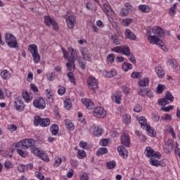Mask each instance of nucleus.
Returning <instances> with one entry per match:
<instances>
[{"mask_svg": "<svg viewBox=\"0 0 180 180\" xmlns=\"http://www.w3.org/2000/svg\"><path fill=\"white\" fill-rule=\"evenodd\" d=\"M108 169H113L116 167V162L112 161L106 163Z\"/></svg>", "mask_w": 180, "mask_h": 180, "instance_id": "53", "label": "nucleus"}, {"mask_svg": "<svg viewBox=\"0 0 180 180\" xmlns=\"http://www.w3.org/2000/svg\"><path fill=\"white\" fill-rule=\"evenodd\" d=\"M112 100L117 105H120L122 102V93L120 92L118 94H114L112 97Z\"/></svg>", "mask_w": 180, "mask_h": 180, "instance_id": "23", "label": "nucleus"}, {"mask_svg": "<svg viewBox=\"0 0 180 180\" xmlns=\"http://www.w3.org/2000/svg\"><path fill=\"white\" fill-rule=\"evenodd\" d=\"M107 60L108 61V63H113V61H115V54H109L107 56Z\"/></svg>", "mask_w": 180, "mask_h": 180, "instance_id": "61", "label": "nucleus"}, {"mask_svg": "<svg viewBox=\"0 0 180 180\" xmlns=\"http://www.w3.org/2000/svg\"><path fill=\"white\" fill-rule=\"evenodd\" d=\"M122 68L123 71H129V70H131V68H133V65H131V63L124 62L122 63Z\"/></svg>", "mask_w": 180, "mask_h": 180, "instance_id": "38", "label": "nucleus"}, {"mask_svg": "<svg viewBox=\"0 0 180 180\" xmlns=\"http://www.w3.org/2000/svg\"><path fill=\"white\" fill-rule=\"evenodd\" d=\"M146 155L148 158H161V153L159 152H155L154 150L152 149L151 147L148 146L146 147Z\"/></svg>", "mask_w": 180, "mask_h": 180, "instance_id": "5", "label": "nucleus"}, {"mask_svg": "<svg viewBox=\"0 0 180 180\" xmlns=\"http://www.w3.org/2000/svg\"><path fill=\"white\" fill-rule=\"evenodd\" d=\"M4 167L7 169H11V168H12V167H13L12 162H11L9 160L6 161L4 162Z\"/></svg>", "mask_w": 180, "mask_h": 180, "instance_id": "59", "label": "nucleus"}, {"mask_svg": "<svg viewBox=\"0 0 180 180\" xmlns=\"http://www.w3.org/2000/svg\"><path fill=\"white\" fill-rule=\"evenodd\" d=\"M101 146H103V147H106L108 144H109V140L105 139L100 141Z\"/></svg>", "mask_w": 180, "mask_h": 180, "instance_id": "63", "label": "nucleus"}, {"mask_svg": "<svg viewBox=\"0 0 180 180\" xmlns=\"http://www.w3.org/2000/svg\"><path fill=\"white\" fill-rule=\"evenodd\" d=\"M117 151L122 158H127V156L129 155V152L127 151V149L124 148V146H118Z\"/></svg>", "mask_w": 180, "mask_h": 180, "instance_id": "17", "label": "nucleus"}, {"mask_svg": "<svg viewBox=\"0 0 180 180\" xmlns=\"http://www.w3.org/2000/svg\"><path fill=\"white\" fill-rule=\"evenodd\" d=\"M1 77L3 79H8L11 78V73L7 70H4L1 72Z\"/></svg>", "mask_w": 180, "mask_h": 180, "instance_id": "34", "label": "nucleus"}, {"mask_svg": "<svg viewBox=\"0 0 180 180\" xmlns=\"http://www.w3.org/2000/svg\"><path fill=\"white\" fill-rule=\"evenodd\" d=\"M33 105L37 109H44L46 108V101L43 98H39L34 101Z\"/></svg>", "mask_w": 180, "mask_h": 180, "instance_id": "9", "label": "nucleus"}, {"mask_svg": "<svg viewBox=\"0 0 180 180\" xmlns=\"http://www.w3.org/2000/svg\"><path fill=\"white\" fill-rule=\"evenodd\" d=\"M77 157L80 160H82V158H85L86 157V152L84 150H79L77 152Z\"/></svg>", "mask_w": 180, "mask_h": 180, "instance_id": "44", "label": "nucleus"}, {"mask_svg": "<svg viewBox=\"0 0 180 180\" xmlns=\"http://www.w3.org/2000/svg\"><path fill=\"white\" fill-rule=\"evenodd\" d=\"M175 9H176V4H174V6L170 8L169 11V15H170V16H175Z\"/></svg>", "mask_w": 180, "mask_h": 180, "instance_id": "52", "label": "nucleus"}, {"mask_svg": "<svg viewBox=\"0 0 180 180\" xmlns=\"http://www.w3.org/2000/svg\"><path fill=\"white\" fill-rule=\"evenodd\" d=\"M82 103L83 105H85L86 109L89 110H92V109H94V102H92L91 99L82 98Z\"/></svg>", "mask_w": 180, "mask_h": 180, "instance_id": "16", "label": "nucleus"}, {"mask_svg": "<svg viewBox=\"0 0 180 180\" xmlns=\"http://www.w3.org/2000/svg\"><path fill=\"white\" fill-rule=\"evenodd\" d=\"M65 125L68 130H74V124L70 120H65Z\"/></svg>", "mask_w": 180, "mask_h": 180, "instance_id": "36", "label": "nucleus"}, {"mask_svg": "<svg viewBox=\"0 0 180 180\" xmlns=\"http://www.w3.org/2000/svg\"><path fill=\"white\" fill-rule=\"evenodd\" d=\"M122 119L126 124H129L131 122V117L129 115H123Z\"/></svg>", "mask_w": 180, "mask_h": 180, "instance_id": "49", "label": "nucleus"}, {"mask_svg": "<svg viewBox=\"0 0 180 180\" xmlns=\"http://www.w3.org/2000/svg\"><path fill=\"white\" fill-rule=\"evenodd\" d=\"M89 130L94 137H101L103 133V129L99 125L93 124L89 127Z\"/></svg>", "mask_w": 180, "mask_h": 180, "instance_id": "3", "label": "nucleus"}, {"mask_svg": "<svg viewBox=\"0 0 180 180\" xmlns=\"http://www.w3.org/2000/svg\"><path fill=\"white\" fill-rule=\"evenodd\" d=\"M155 71L158 77V78H162L165 75V72H164V70H162V68H155Z\"/></svg>", "mask_w": 180, "mask_h": 180, "instance_id": "27", "label": "nucleus"}, {"mask_svg": "<svg viewBox=\"0 0 180 180\" xmlns=\"http://www.w3.org/2000/svg\"><path fill=\"white\" fill-rule=\"evenodd\" d=\"M145 128L148 136H150V137H154V136H155V131L151 127H150L149 125H146Z\"/></svg>", "mask_w": 180, "mask_h": 180, "instance_id": "33", "label": "nucleus"}, {"mask_svg": "<svg viewBox=\"0 0 180 180\" xmlns=\"http://www.w3.org/2000/svg\"><path fill=\"white\" fill-rule=\"evenodd\" d=\"M160 158H152L150 159V165H153V167H160V165L161 167H165V163L162 164V162H160L158 160H160Z\"/></svg>", "mask_w": 180, "mask_h": 180, "instance_id": "13", "label": "nucleus"}, {"mask_svg": "<svg viewBox=\"0 0 180 180\" xmlns=\"http://www.w3.org/2000/svg\"><path fill=\"white\" fill-rule=\"evenodd\" d=\"M121 143L124 147H130V137L127 134H123L121 136Z\"/></svg>", "mask_w": 180, "mask_h": 180, "instance_id": "12", "label": "nucleus"}, {"mask_svg": "<svg viewBox=\"0 0 180 180\" xmlns=\"http://www.w3.org/2000/svg\"><path fill=\"white\" fill-rule=\"evenodd\" d=\"M87 84L89 89L92 91H95V89H98V81L95 77H90L87 79Z\"/></svg>", "mask_w": 180, "mask_h": 180, "instance_id": "8", "label": "nucleus"}, {"mask_svg": "<svg viewBox=\"0 0 180 180\" xmlns=\"http://www.w3.org/2000/svg\"><path fill=\"white\" fill-rule=\"evenodd\" d=\"M46 77L49 81H53L54 79V77H56V73H48L46 75Z\"/></svg>", "mask_w": 180, "mask_h": 180, "instance_id": "62", "label": "nucleus"}, {"mask_svg": "<svg viewBox=\"0 0 180 180\" xmlns=\"http://www.w3.org/2000/svg\"><path fill=\"white\" fill-rule=\"evenodd\" d=\"M117 75V72H116L115 70H112L110 72H108L106 70H104L103 72V75L105 78H112V77H116Z\"/></svg>", "mask_w": 180, "mask_h": 180, "instance_id": "20", "label": "nucleus"}, {"mask_svg": "<svg viewBox=\"0 0 180 180\" xmlns=\"http://www.w3.org/2000/svg\"><path fill=\"white\" fill-rule=\"evenodd\" d=\"M121 52L124 56H127V57H129V56H131V52H130V48H129V46H124L122 48V50L121 51Z\"/></svg>", "mask_w": 180, "mask_h": 180, "instance_id": "39", "label": "nucleus"}, {"mask_svg": "<svg viewBox=\"0 0 180 180\" xmlns=\"http://www.w3.org/2000/svg\"><path fill=\"white\" fill-rule=\"evenodd\" d=\"M15 105V109L18 110V112H23L25 110V104L23 103V101L22 100H17L14 102Z\"/></svg>", "mask_w": 180, "mask_h": 180, "instance_id": "15", "label": "nucleus"}, {"mask_svg": "<svg viewBox=\"0 0 180 180\" xmlns=\"http://www.w3.org/2000/svg\"><path fill=\"white\" fill-rule=\"evenodd\" d=\"M131 78H135L136 79H140L141 78V72H133L131 74Z\"/></svg>", "mask_w": 180, "mask_h": 180, "instance_id": "48", "label": "nucleus"}, {"mask_svg": "<svg viewBox=\"0 0 180 180\" xmlns=\"http://www.w3.org/2000/svg\"><path fill=\"white\" fill-rule=\"evenodd\" d=\"M47 126H50V119L42 118V120L41 121V127H47Z\"/></svg>", "mask_w": 180, "mask_h": 180, "instance_id": "42", "label": "nucleus"}, {"mask_svg": "<svg viewBox=\"0 0 180 180\" xmlns=\"http://www.w3.org/2000/svg\"><path fill=\"white\" fill-rule=\"evenodd\" d=\"M65 20L68 27L69 29H74L75 23H77L75 16H74L73 15H70L66 18Z\"/></svg>", "mask_w": 180, "mask_h": 180, "instance_id": "10", "label": "nucleus"}, {"mask_svg": "<svg viewBox=\"0 0 180 180\" xmlns=\"http://www.w3.org/2000/svg\"><path fill=\"white\" fill-rule=\"evenodd\" d=\"M122 50H123V46H115L113 49H112L111 51H114L115 53H122Z\"/></svg>", "mask_w": 180, "mask_h": 180, "instance_id": "57", "label": "nucleus"}, {"mask_svg": "<svg viewBox=\"0 0 180 180\" xmlns=\"http://www.w3.org/2000/svg\"><path fill=\"white\" fill-rule=\"evenodd\" d=\"M62 162H63V159H61V158H58V159H56L55 160V162L53 164V167L57 168V167H58L59 165H61Z\"/></svg>", "mask_w": 180, "mask_h": 180, "instance_id": "58", "label": "nucleus"}, {"mask_svg": "<svg viewBox=\"0 0 180 180\" xmlns=\"http://www.w3.org/2000/svg\"><path fill=\"white\" fill-rule=\"evenodd\" d=\"M94 115L98 119H103L106 116V111L102 107H97L94 110Z\"/></svg>", "mask_w": 180, "mask_h": 180, "instance_id": "6", "label": "nucleus"}, {"mask_svg": "<svg viewBox=\"0 0 180 180\" xmlns=\"http://www.w3.org/2000/svg\"><path fill=\"white\" fill-rule=\"evenodd\" d=\"M132 22L133 20L131 18H124L122 20V25L123 26H129Z\"/></svg>", "mask_w": 180, "mask_h": 180, "instance_id": "51", "label": "nucleus"}, {"mask_svg": "<svg viewBox=\"0 0 180 180\" xmlns=\"http://www.w3.org/2000/svg\"><path fill=\"white\" fill-rule=\"evenodd\" d=\"M165 98L167 101H169L170 102H174V96L171 94V92L167 91L165 95Z\"/></svg>", "mask_w": 180, "mask_h": 180, "instance_id": "54", "label": "nucleus"}, {"mask_svg": "<svg viewBox=\"0 0 180 180\" xmlns=\"http://www.w3.org/2000/svg\"><path fill=\"white\" fill-rule=\"evenodd\" d=\"M46 97L48 99L53 101L54 99V94L51 92V90L46 89Z\"/></svg>", "mask_w": 180, "mask_h": 180, "instance_id": "47", "label": "nucleus"}, {"mask_svg": "<svg viewBox=\"0 0 180 180\" xmlns=\"http://www.w3.org/2000/svg\"><path fill=\"white\" fill-rule=\"evenodd\" d=\"M125 36L130 40H136V37L130 30H126Z\"/></svg>", "mask_w": 180, "mask_h": 180, "instance_id": "26", "label": "nucleus"}, {"mask_svg": "<svg viewBox=\"0 0 180 180\" xmlns=\"http://www.w3.org/2000/svg\"><path fill=\"white\" fill-rule=\"evenodd\" d=\"M34 146V141L32 139L22 140V147L29 148V147H33Z\"/></svg>", "mask_w": 180, "mask_h": 180, "instance_id": "19", "label": "nucleus"}, {"mask_svg": "<svg viewBox=\"0 0 180 180\" xmlns=\"http://www.w3.org/2000/svg\"><path fill=\"white\" fill-rule=\"evenodd\" d=\"M22 98L27 103L30 102V96H29V92L27 91H22Z\"/></svg>", "mask_w": 180, "mask_h": 180, "instance_id": "41", "label": "nucleus"}, {"mask_svg": "<svg viewBox=\"0 0 180 180\" xmlns=\"http://www.w3.org/2000/svg\"><path fill=\"white\" fill-rule=\"evenodd\" d=\"M42 119L40 116L36 115L34 118V126H41Z\"/></svg>", "mask_w": 180, "mask_h": 180, "instance_id": "40", "label": "nucleus"}, {"mask_svg": "<svg viewBox=\"0 0 180 180\" xmlns=\"http://www.w3.org/2000/svg\"><path fill=\"white\" fill-rule=\"evenodd\" d=\"M164 86L163 84H158L157 87V92L158 94H161L162 92H164Z\"/></svg>", "mask_w": 180, "mask_h": 180, "instance_id": "60", "label": "nucleus"}, {"mask_svg": "<svg viewBox=\"0 0 180 180\" xmlns=\"http://www.w3.org/2000/svg\"><path fill=\"white\" fill-rule=\"evenodd\" d=\"M80 53L82 56H83L84 60H86V61H89V60L92 58V55L89 51L85 48L80 49Z\"/></svg>", "mask_w": 180, "mask_h": 180, "instance_id": "11", "label": "nucleus"}, {"mask_svg": "<svg viewBox=\"0 0 180 180\" xmlns=\"http://www.w3.org/2000/svg\"><path fill=\"white\" fill-rule=\"evenodd\" d=\"M32 58L35 64H39V63H40V55L39 54V52L34 53Z\"/></svg>", "mask_w": 180, "mask_h": 180, "instance_id": "46", "label": "nucleus"}, {"mask_svg": "<svg viewBox=\"0 0 180 180\" xmlns=\"http://www.w3.org/2000/svg\"><path fill=\"white\" fill-rule=\"evenodd\" d=\"M67 77L69 78V80L70 81V82L72 84H74V85H75V77H74V73H72V72H69L67 74Z\"/></svg>", "mask_w": 180, "mask_h": 180, "instance_id": "45", "label": "nucleus"}, {"mask_svg": "<svg viewBox=\"0 0 180 180\" xmlns=\"http://www.w3.org/2000/svg\"><path fill=\"white\" fill-rule=\"evenodd\" d=\"M79 147L82 148H84V150H89V145L84 141H81L79 143Z\"/></svg>", "mask_w": 180, "mask_h": 180, "instance_id": "50", "label": "nucleus"}, {"mask_svg": "<svg viewBox=\"0 0 180 180\" xmlns=\"http://www.w3.org/2000/svg\"><path fill=\"white\" fill-rule=\"evenodd\" d=\"M139 124H141V129H146L147 127V120L144 117H141L139 120Z\"/></svg>", "mask_w": 180, "mask_h": 180, "instance_id": "32", "label": "nucleus"}, {"mask_svg": "<svg viewBox=\"0 0 180 180\" xmlns=\"http://www.w3.org/2000/svg\"><path fill=\"white\" fill-rule=\"evenodd\" d=\"M44 23L46 26H53L55 30H58V24L54 20H52L50 16L44 17Z\"/></svg>", "mask_w": 180, "mask_h": 180, "instance_id": "7", "label": "nucleus"}, {"mask_svg": "<svg viewBox=\"0 0 180 180\" xmlns=\"http://www.w3.org/2000/svg\"><path fill=\"white\" fill-rule=\"evenodd\" d=\"M103 154H108V148H98L96 152V155H98V157H101V155H103Z\"/></svg>", "mask_w": 180, "mask_h": 180, "instance_id": "37", "label": "nucleus"}, {"mask_svg": "<svg viewBox=\"0 0 180 180\" xmlns=\"http://www.w3.org/2000/svg\"><path fill=\"white\" fill-rule=\"evenodd\" d=\"M148 84H150V79L148 78L140 79L138 82L139 86H148Z\"/></svg>", "mask_w": 180, "mask_h": 180, "instance_id": "30", "label": "nucleus"}, {"mask_svg": "<svg viewBox=\"0 0 180 180\" xmlns=\"http://www.w3.org/2000/svg\"><path fill=\"white\" fill-rule=\"evenodd\" d=\"M110 40L114 46H119L122 43L120 35L119 34H114L110 37Z\"/></svg>", "mask_w": 180, "mask_h": 180, "instance_id": "14", "label": "nucleus"}, {"mask_svg": "<svg viewBox=\"0 0 180 180\" xmlns=\"http://www.w3.org/2000/svg\"><path fill=\"white\" fill-rule=\"evenodd\" d=\"M5 40L7 46H8L10 49H19V46L18 45V39H16V37L13 34L6 33Z\"/></svg>", "mask_w": 180, "mask_h": 180, "instance_id": "2", "label": "nucleus"}, {"mask_svg": "<svg viewBox=\"0 0 180 180\" xmlns=\"http://www.w3.org/2000/svg\"><path fill=\"white\" fill-rule=\"evenodd\" d=\"M17 153L23 158H26V157H27V153L23 151L22 149H17Z\"/></svg>", "mask_w": 180, "mask_h": 180, "instance_id": "56", "label": "nucleus"}, {"mask_svg": "<svg viewBox=\"0 0 180 180\" xmlns=\"http://www.w3.org/2000/svg\"><path fill=\"white\" fill-rule=\"evenodd\" d=\"M28 50L31 53L32 56H33V54H36L39 53V51L37 50V46H36V44L29 45Z\"/></svg>", "mask_w": 180, "mask_h": 180, "instance_id": "29", "label": "nucleus"}, {"mask_svg": "<svg viewBox=\"0 0 180 180\" xmlns=\"http://www.w3.org/2000/svg\"><path fill=\"white\" fill-rule=\"evenodd\" d=\"M139 11H141L143 13H147L150 12V6L146 4H142L139 6Z\"/></svg>", "mask_w": 180, "mask_h": 180, "instance_id": "28", "label": "nucleus"}, {"mask_svg": "<svg viewBox=\"0 0 180 180\" xmlns=\"http://www.w3.org/2000/svg\"><path fill=\"white\" fill-rule=\"evenodd\" d=\"M18 169L19 172H25V171H26V165H20L18 167Z\"/></svg>", "mask_w": 180, "mask_h": 180, "instance_id": "64", "label": "nucleus"}, {"mask_svg": "<svg viewBox=\"0 0 180 180\" xmlns=\"http://www.w3.org/2000/svg\"><path fill=\"white\" fill-rule=\"evenodd\" d=\"M31 151L32 154H34V155H37V157H39L42 161H45L46 162H49V156L43 150L40 148H32Z\"/></svg>", "mask_w": 180, "mask_h": 180, "instance_id": "4", "label": "nucleus"}, {"mask_svg": "<svg viewBox=\"0 0 180 180\" xmlns=\"http://www.w3.org/2000/svg\"><path fill=\"white\" fill-rule=\"evenodd\" d=\"M130 9H131V5H130V4H129V3H127L125 4V8H122L121 10L120 15L122 16H127V15H129V13Z\"/></svg>", "mask_w": 180, "mask_h": 180, "instance_id": "21", "label": "nucleus"}, {"mask_svg": "<svg viewBox=\"0 0 180 180\" xmlns=\"http://www.w3.org/2000/svg\"><path fill=\"white\" fill-rule=\"evenodd\" d=\"M152 33L155 35H150L148 37L150 43H151L152 44H157L158 46H160V49L163 50V51H168L162 40L158 38L162 37V36H164V30H162V28L154 27L153 28H152Z\"/></svg>", "mask_w": 180, "mask_h": 180, "instance_id": "1", "label": "nucleus"}, {"mask_svg": "<svg viewBox=\"0 0 180 180\" xmlns=\"http://www.w3.org/2000/svg\"><path fill=\"white\" fill-rule=\"evenodd\" d=\"M68 61L69 62L66 63V67L68 71H70V72H72L74 70H75V66L74 65V63H75V60H71L68 59Z\"/></svg>", "mask_w": 180, "mask_h": 180, "instance_id": "25", "label": "nucleus"}, {"mask_svg": "<svg viewBox=\"0 0 180 180\" xmlns=\"http://www.w3.org/2000/svg\"><path fill=\"white\" fill-rule=\"evenodd\" d=\"M69 51H70V57L72 58L70 60L72 61H77L78 58V55L77 54V51L74 49L72 47L68 48Z\"/></svg>", "mask_w": 180, "mask_h": 180, "instance_id": "22", "label": "nucleus"}, {"mask_svg": "<svg viewBox=\"0 0 180 180\" xmlns=\"http://www.w3.org/2000/svg\"><path fill=\"white\" fill-rule=\"evenodd\" d=\"M169 65L172 68H178V64L176 63V60H174L173 59H169Z\"/></svg>", "mask_w": 180, "mask_h": 180, "instance_id": "55", "label": "nucleus"}, {"mask_svg": "<svg viewBox=\"0 0 180 180\" xmlns=\"http://www.w3.org/2000/svg\"><path fill=\"white\" fill-rule=\"evenodd\" d=\"M103 11L105 13H106L107 15L109 16V18H112L113 15H115V13L113 12V10H112V8L108 4H103Z\"/></svg>", "mask_w": 180, "mask_h": 180, "instance_id": "18", "label": "nucleus"}, {"mask_svg": "<svg viewBox=\"0 0 180 180\" xmlns=\"http://www.w3.org/2000/svg\"><path fill=\"white\" fill-rule=\"evenodd\" d=\"M64 108L68 110H69V109H71V108H72V103L71 102L70 99L68 98L64 101Z\"/></svg>", "mask_w": 180, "mask_h": 180, "instance_id": "43", "label": "nucleus"}, {"mask_svg": "<svg viewBox=\"0 0 180 180\" xmlns=\"http://www.w3.org/2000/svg\"><path fill=\"white\" fill-rule=\"evenodd\" d=\"M165 150H166V153H171L172 150H174V146L172 145V141L168 140L165 145Z\"/></svg>", "mask_w": 180, "mask_h": 180, "instance_id": "24", "label": "nucleus"}, {"mask_svg": "<svg viewBox=\"0 0 180 180\" xmlns=\"http://www.w3.org/2000/svg\"><path fill=\"white\" fill-rule=\"evenodd\" d=\"M50 130L53 136H57V134L58 133V125L56 124H52L50 127Z\"/></svg>", "mask_w": 180, "mask_h": 180, "instance_id": "31", "label": "nucleus"}, {"mask_svg": "<svg viewBox=\"0 0 180 180\" xmlns=\"http://www.w3.org/2000/svg\"><path fill=\"white\" fill-rule=\"evenodd\" d=\"M158 104L160 106H165V105H169V102L168 101V100L167 99L166 97L163 98H160L158 101Z\"/></svg>", "mask_w": 180, "mask_h": 180, "instance_id": "35", "label": "nucleus"}]
</instances>
